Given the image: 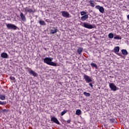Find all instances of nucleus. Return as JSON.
<instances>
[{"instance_id": "nucleus-1", "label": "nucleus", "mask_w": 129, "mask_h": 129, "mask_svg": "<svg viewBox=\"0 0 129 129\" xmlns=\"http://www.w3.org/2000/svg\"><path fill=\"white\" fill-rule=\"evenodd\" d=\"M81 25L86 29H93V25L86 22H81Z\"/></svg>"}, {"instance_id": "nucleus-2", "label": "nucleus", "mask_w": 129, "mask_h": 129, "mask_svg": "<svg viewBox=\"0 0 129 129\" xmlns=\"http://www.w3.org/2000/svg\"><path fill=\"white\" fill-rule=\"evenodd\" d=\"M6 26L8 30H17V29H18V27H17V26L12 23L7 24Z\"/></svg>"}, {"instance_id": "nucleus-3", "label": "nucleus", "mask_w": 129, "mask_h": 129, "mask_svg": "<svg viewBox=\"0 0 129 129\" xmlns=\"http://www.w3.org/2000/svg\"><path fill=\"white\" fill-rule=\"evenodd\" d=\"M119 46H115L114 49L112 50V52L115 53L118 56H120V57H122V54L118 53L119 52Z\"/></svg>"}, {"instance_id": "nucleus-4", "label": "nucleus", "mask_w": 129, "mask_h": 129, "mask_svg": "<svg viewBox=\"0 0 129 129\" xmlns=\"http://www.w3.org/2000/svg\"><path fill=\"white\" fill-rule=\"evenodd\" d=\"M26 70L28 71L31 75H33L34 77H36L37 76V73L34 72V71L32 70V69L29 67H27L25 68Z\"/></svg>"}, {"instance_id": "nucleus-5", "label": "nucleus", "mask_w": 129, "mask_h": 129, "mask_svg": "<svg viewBox=\"0 0 129 129\" xmlns=\"http://www.w3.org/2000/svg\"><path fill=\"white\" fill-rule=\"evenodd\" d=\"M84 78L87 83H90V82H92V79H91V77L87 76V75L84 74L83 75Z\"/></svg>"}, {"instance_id": "nucleus-6", "label": "nucleus", "mask_w": 129, "mask_h": 129, "mask_svg": "<svg viewBox=\"0 0 129 129\" xmlns=\"http://www.w3.org/2000/svg\"><path fill=\"white\" fill-rule=\"evenodd\" d=\"M60 14H61V16L63 17V18H69L71 17V16H70V14H69L68 12L61 11Z\"/></svg>"}, {"instance_id": "nucleus-7", "label": "nucleus", "mask_w": 129, "mask_h": 129, "mask_svg": "<svg viewBox=\"0 0 129 129\" xmlns=\"http://www.w3.org/2000/svg\"><path fill=\"white\" fill-rule=\"evenodd\" d=\"M109 86L112 91H116L117 90V87L114 85V84L113 83H109Z\"/></svg>"}, {"instance_id": "nucleus-8", "label": "nucleus", "mask_w": 129, "mask_h": 129, "mask_svg": "<svg viewBox=\"0 0 129 129\" xmlns=\"http://www.w3.org/2000/svg\"><path fill=\"white\" fill-rule=\"evenodd\" d=\"M95 9H96L97 10H99L101 14H104V8H103V7L98 5L95 6Z\"/></svg>"}, {"instance_id": "nucleus-9", "label": "nucleus", "mask_w": 129, "mask_h": 129, "mask_svg": "<svg viewBox=\"0 0 129 129\" xmlns=\"http://www.w3.org/2000/svg\"><path fill=\"white\" fill-rule=\"evenodd\" d=\"M51 121H53L54 122V123H56V124H58V125H60V122H59V120H58V119L55 117H52L51 118Z\"/></svg>"}, {"instance_id": "nucleus-10", "label": "nucleus", "mask_w": 129, "mask_h": 129, "mask_svg": "<svg viewBox=\"0 0 129 129\" xmlns=\"http://www.w3.org/2000/svg\"><path fill=\"white\" fill-rule=\"evenodd\" d=\"M25 13H29L30 14H31V13H35L36 12V10H32V9H29V8L28 7H26L25 9Z\"/></svg>"}, {"instance_id": "nucleus-11", "label": "nucleus", "mask_w": 129, "mask_h": 129, "mask_svg": "<svg viewBox=\"0 0 129 129\" xmlns=\"http://www.w3.org/2000/svg\"><path fill=\"white\" fill-rule=\"evenodd\" d=\"M89 3L92 8H94L96 5V3H95V1L93 0H90Z\"/></svg>"}, {"instance_id": "nucleus-12", "label": "nucleus", "mask_w": 129, "mask_h": 129, "mask_svg": "<svg viewBox=\"0 0 129 129\" xmlns=\"http://www.w3.org/2000/svg\"><path fill=\"white\" fill-rule=\"evenodd\" d=\"M77 52L79 54V55H81V53L83 52V48L81 47H79L77 50Z\"/></svg>"}, {"instance_id": "nucleus-13", "label": "nucleus", "mask_w": 129, "mask_h": 129, "mask_svg": "<svg viewBox=\"0 0 129 129\" xmlns=\"http://www.w3.org/2000/svg\"><path fill=\"white\" fill-rule=\"evenodd\" d=\"M82 21H86L88 19V15L86 14L81 17Z\"/></svg>"}, {"instance_id": "nucleus-14", "label": "nucleus", "mask_w": 129, "mask_h": 129, "mask_svg": "<svg viewBox=\"0 0 129 129\" xmlns=\"http://www.w3.org/2000/svg\"><path fill=\"white\" fill-rule=\"evenodd\" d=\"M121 51L122 52V54L124 56L128 55V52H127V51L126 50V49H122Z\"/></svg>"}, {"instance_id": "nucleus-15", "label": "nucleus", "mask_w": 129, "mask_h": 129, "mask_svg": "<svg viewBox=\"0 0 129 129\" xmlns=\"http://www.w3.org/2000/svg\"><path fill=\"white\" fill-rule=\"evenodd\" d=\"M20 18L21 19V21H26V17L24 15L23 13H20Z\"/></svg>"}, {"instance_id": "nucleus-16", "label": "nucleus", "mask_w": 129, "mask_h": 129, "mask_svg": "<svg viewBox=\"0 0 129 129\" xmlns=\"http://www.w3.org/2000/svg\"><path fill=\"white\" fill-rule=\"evenodd\" d=\"M8 53H6V52H3L2 53H1V57L2 58H8Z\"/></svg>"}, {"instance_id": "nucleus-17", "label": "nucleus", "mask_w": 129, "mask_h": 129, "mask_svg": "<svg viewBox=\"0 0 129 129\" xmlns=\"http://www.w3.org/2000/svg\"><path fill=\"white\" fill-rule=\"evenodd\" d=\"M58 32V29L56 28H52L50 31V34H56Z\"/></svg>"}, {"instance_id": "nucleus-18", "label": "nucleus", "mask_w": 129, "mask_h": 129, "mask_svg": "<svg viewBox=\"0 0 129 129\" xmlns=\"http://www.w3.org/2000/svg\"><path fill=\"white\" fill-rule=\"evenodd\" d=\"M39 24L40 25V26H45L46 23H45V21L44 20H40L38 21Z\"/></svg>"}, {"instance_id": "nucleus-19", "label": "nucleus", "mask_w": 129, "mask_h": 129, "mask_svg": "<svg viewBox=\"0 0 129 129\" xmlns=\"http://www.w3.org/2000/svg\"><path fill=\"white\" fill-rule=\"evenodd\" d=\"M6 97L5 94H1L0 95V100H6Z\"/></svg>"}, {"instance_id": "nucleus-20", "label": "nucleus", "mask_w": 129, "mask_h": 129, "mask_svg": "<svg viewBox=\"0 0 129 129\" xmlns=\"http://www.w3.org/2000/svg\"><path fill=\"white\" fill-rule=\"evenodd\" d=\"M49 65H50L51 66H54V67L57 66V64L56 63H55L53 61L50 62V58H49Z\"/></svg>"}, {"instance_id": "nucleus-21", "label": "nucleus", "mask_w": 129, "mask_h": 129, "mask_svg": "<svg viewBox=\"0 0 129 129\" xmlns=\"http://www.w3.org/2000/svg\"><path fill=\"white\" fill-rule=\"evenodd\" d=\"M91 66H92V68H95L96 69H97V64L94 63H90Z\"/></svg>"}, {"instance_id": "nucleus-22", "label": "nucleus", "mask_w": 129, "mask_h": 129, "mask_svg": "<svg viewBox=\"0 0 129 129\" xmlns=\"http://www.w3.org/2000/svg\"><path fill=\"white\" fill-rule=\"evenodd\" d=\"M44 63H46L48 65H49V57H46L44 59Z\"/></svg>"}, {"instance_id": "nucleus-23", "label": "nucleus", "mask_w": 129, "mask_h": 129, "mask_svg": "<svg viewBox=\"0 0 129 129\" xmlns=\"http://www.w3.org/2000/svg\"><path fill=\"white\" fill-rule=\"evenodd\" d=\"M113 37H114V35H113V33H110L108 34L109 39H113Z\"/></svg>"}, {"instance_id": "nucleus-24", "label": "nucleus", "mask_w": 129, "mask_h": 129, "mask_svg": "<svg viewBox=\"0 0 129 129\" xmlns=\"http://www.w3.org/2000/svg\"><path fill=\"white\" fill-rule=\"evenodd\" d=\"M121 39V36L119 35H116L115 37H114V40H120Z\"/></svg>"}, {"instance_id": "nucleus-25", "label": "nucleus", "mask_w": 129, "mask_h": 129, "mask_svg": "<svg viewBox=\"0 0 129 129\" xmlns=\"http://www.w3.org/2000/svg\"><path fill=\"white\" fill-rule=\"evenodd\" d=\"M76 114H77V115H80V114H81V110L80 109L77 110L76 111Z\"/></svg>"}, {"instance_id": "nucleus-26", "label": "nucleus", "mask_w": 129, "mask_h": 129, "mask_svg": "<svg viewBox=\"0 0 129 129\" xmlns=\"http://www.w3.org/2000/svg\"><path fill=\"white\" fill-rule=\"evenodd\" d=\"M83 94L84 95H85V96H86L87 97H89V96H90V93H87L86 92H84Z\"/></svg>"}, {"instance_id": "nucleus-27", "label": "nucleus", "mask_w": 129, "mask_h": 129, "mask_svg": "<svg viewBox=\"0 0 129 129\" xmlns=\"http://www.w3.org/2000/svg\"><path fill=\"white\" fill-rule=\"evenodd\" d=\"M0 104L1 105H5L7 104V101H2L0 100Z\"/></svg>"}, {"instance_id": "nucleus-28", "label": "nucleus", "mask_w": 129, "mask_h": 129, "mask_svg": "<svg viewBox=\"0 0 129 129\" xmlns=\"http://www.w3.org/2000/svg\"><path fill=\"white\" fill-rule=\"evenodd\" d=\"M86 14L87 13L85 12V11L81 12V16H85V15H87Z\"/></svg>"}, {"instance_id": "nucleus-29", "label": "nucleus", "mask_w": 129, "mask_h": 129, "mask_svg": "<svg viewBox=\"0 0 129 129\" xmlns=\"http://www.w3.org/2000/svg\"><path fill=\"white\" fill-rule=\"evenodd\" d=\"M10 79L11 80H16V78L15 77H13V76H11L10 78Z\"/></svg>"}, {"instance_id": "nucleus-30", "label": "nucleus", "mask_w": 129, "mask_h": 129, "mask_svg": "<svg viewBox=\"0 0 129 129\" xmlns=\"http://www.w3.org/2000/svg\"><path fill=\"white\" fill-rule=\"evenodd\" d=\"M66 112H67V111H66V110L63 111L61 113V115L62 116H63V115H64V114H65V113H66Z\"/></svg>"}, {"instance_id": "nucleus-31", "label": "nucleus", "mask_w": 129, "mask_h": 129, "mask_svg": "<svg viewBox=\"0 0 129 129\" xmlns=\"http://www.w3.org/2000/svg\"><path fill=\"white\" fill-rule=\"evenodd\" d=\"M110 122H111V123H113V122H114V119L113 118L110 119Z\"/></svg>"}, {"instance_id": "nucleus-32", "label": "nucleus", "mask_w": 129, "mask_h": 129, "mask_svg": "<svg viewBox=\"0 0 129 129\" xmlns=\"http://www.w3.org/2000/svg\"><path fill=\"white\" fill-rule=\"evenodd\" d=\"M52 60H53V58L49 57V63L50 62H52Z\"/></svg>"}, {"instance_id": "nucleus-33", "label": "nucleus", "mask_w": 129, "mask_h": 129, "mask_svg": "<svg viewBox=\"0 0 129 129\" xmlns=\"http://www.w3.org/2000/svg\"><path fill=\"white\" fill-rule=\"evenodd\" d=\"M89 85L91 86V88H93V85H92V83H89Z\"/></svg>"}, {"instance_id": "nucleus-34", "label": "nucleus", "mask_w": 129, "mask_h": 129, "mask_svg": "<svg viewBox=\"0 0 129 129\" xmlns=\"http://www.w3.org/2000/svg\"><path fill=\"white\" fill-rule=\"evenodd\" d=\"M6 111H8V110L4 109L2 110V112H6Z\"/></svg>"}, {"instance_id": "nucleus-35", "label": "nucleus", "mask_w": 129, "mask_h": 129, "mask_svg": "<svg viewBox=\"0 0 129 129\" xmlns=\"http://www.w3.org/2000/svg\"><path fill=\"white\" fill-rule=\"evenodd\" d=\"M71 121V120H68L67 121V122H68V123H70Z\"/></svg>"}, {"instance_id": "nucleus-36", "label": "nucleus", "mask_w": 129, "mask_h": 129, "mask_svg": "<svg viewBox=\"0 0 129 129\" xmlns=\"http://www.w3.org/2000/svg\"><path fill=\"white\" fill-rule=\"evenodd\" d=\"M127 19H128V20H129V15H127Z\"/></svg>"}]
</instances>
